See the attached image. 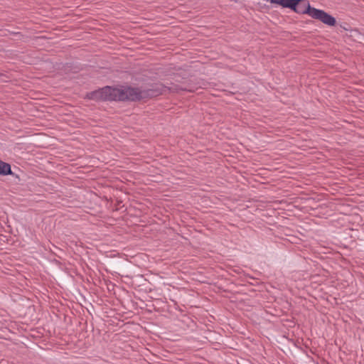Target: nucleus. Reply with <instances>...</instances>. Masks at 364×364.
Wrapping results in <instances>:
<instances>
[{"mask_svg":"<svg viewBox=\"0 0 364 364\" xmlns=\"http://www.w3.org/2000/svg\"><path fill=\"white\" fill-rule=\"evenodd\" d=\"M141 97V92L135 88H114L105 87L90 94L89 98L97 100H136Z\"/></svg>","mask_w":364,"mask_h":364,"instance_id":"f257e3e1","label":"nucleus"},{"mask_svg":"<svg viewBox=\"0 0 364 364\" xmlns=\"http://www.w3.org/2000/svg\"><path fill=\"white\" fill-rule=\"evenodd\" d=\"M293 11L299 14H307L330 26H334L336 23V18L326 11L311 7L308 0H296Z\"/></svg>","mask_w":364,"mask_h":364,"instance_id":"f03ea898","label":"nucleus"},{"mask_svg":"<svg viewBox=\"0 0 364 364\" xmlns=\"http://www.w3.org/2000/svg\"><path fill=\"white\" fill-rule=\"evenodd\" d=\"M270 3L278 4L283 8H288L293 10L296 5V0H269Z\"/></svg>","mask_w":364,"mask_h":364,"instance_id":"7ed1b4c3","label":"nucleus"},{"mask_svg":"<svg viewBox=\"0 0 364 364\" xmlns=\"http://www.w3.org/2000/svg\"><path fill=\"white\" fill-rule=\"evenodd\" d=\"M11 166L5 163L4 161H0V174L8 175L11 174Z\"/></svg>","mask_w":364,"mask_h":364,"instance_id":"20e7f679","label":"nucleus"}]
</instances>
